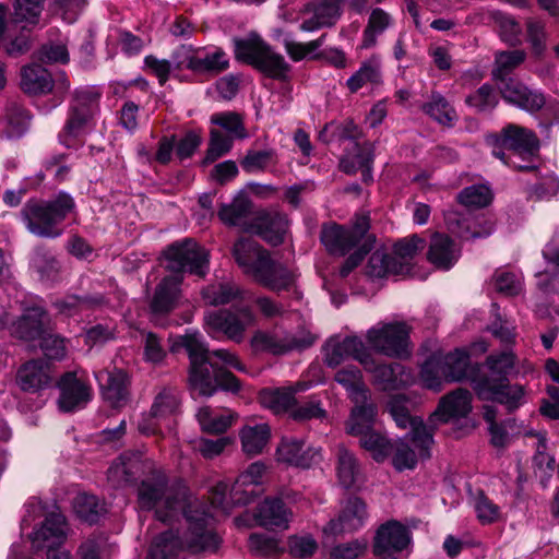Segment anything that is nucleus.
I'll use <instances>...</instances> for the list:
<instances>
[{"label": "nucleus", "mask_w": 559, "mask_h": 559, "mask_svg": "<svg viewBox=\"0 0 559 559\" xmlns=\"http://www.w3.org/2000/svg\"><path fill=\"white\" fill-rule=\"evenodd\" d=\"M136 497L141 510L155 509L157 520L164 523L182 512L189 524L186 543L190 551L214 552L218 548L221 538L209 527L213 514L206 504L192 499L182 483L169 484L163 471L154 469L141 480Z\"/></svg>", "instance_id": "f257e3e1"}, {"label": "nucleus", "mask_w": 559, "mask_h": 559, "mask_svg": "<svg viewBox=\"0 0 559 559\" xmlns=\"http://www.w3.org/2000/svg\"><path fill=\"white\" fill-rule=\"evenodd\" d=\"M180 348H183L189 357L188 388L192 395L210 397L219 389L234 393L239 391V380L213 361V358H217L226 366L243 370L235 354L227 349L211 352L198 331H187L183 335L176 336L170 350L176 353Z\"/></svg>", "instance_id": "f03ea898"}, {"label": "nucleus", "mask_w": 559, "mask_h": 559, "mask_svg": "<svg viewBox=\"0 0 559 559\" xmlns=\"http://www.w3.org/2000/svg\"><path fill=\"white\" fill-rule=\"evenodd\" d=\"M233 255L242 272L259 285L280 293L294 286L296 276L285 264L272 259L270 252L251 238H240Z\"/></svg>", "instance_id": "7ed1b4c3"}, {"label": "nucleus", "mask_w": 559, "mask_h": 559, "mask_svg": "<svg viewBox=\"0 0 559 559\" xmlns=\"http://www.w3.org/2000/svg\"><path fill=\"white\" fill-rule=\"evenodd\" d=\"M485 141L492 155L507 166L519 171L537 169L540 142L533 130L508 123L499 132L488 134Z\"/></svg>", "instance_id": "20e7f679"}, {"label": "nucleus", "mask_w": 559, "mask_h": 559, "mask_svg": "<svg viewBox=\"0 0 559 559\" xmlns=\"http://www.w3.org/2000/svg\"><path fill=\"white\" fill-rule=\"evenodd\" d=\"M74 210V199L60 191L47 201L28 200L21 210V217L31 234L41 238H57L63 233L61 223Z\"/></svg>", "instance_id": "39448f33"}, {"label": "nucleus", "mask_w": 559, "mask_h": 559, "mask_svg": "<svg viewBox=\"0 0 559 559\" xmlns=\"http://www.w3.org/2000/svg\"><path fill=\"white\" fill-rule=\"evenodd\" d=\"M235 57L273 80L284 81L290 71L285 58L262 37H237Z\"/></svg>", "instance_id": "423d86ee"}, {"label": "nucleus", "mask_w": 559, "mask_h": 559, "mask_svg": "<svg viewBox=\"0 0 559 559\" xmlns=\"http://www.w3.org/2000/svg\"><path fill=\"white\" fill-rule=\"evenodd\" d=\"M369 229V214L361 213L355 215L352 227H345L334 222L323 223L320 241L330 254L344 257L353 248L359 247L368 236H371L368 234Z\"/></svg>", "instance_id": "0eeeda50"}, {"label": "nucleus", "mask_w": 559, "mask_h": 559, "mask_svg": "<svg viewBox=\"0 0 559 559\" xmlns=\"http://www.w3.org/2000/svg\"><path fill=\"white\" fill-rule=\"evenodd\" d=\"M412 328L404 321L379 322L367 331L366 340L377 353L391 358L411 355L409 333Z\"/></svg>", "instance_id": "6e6552de"}, {"label": "nucleus", "mask_w": 559, "mask_h": 559, "mask_svg": "<svg viewBox=\"0 0 559 559\" xmlns=\"http://www.w3.org/2000/svg\"><path fill=\"white\" fill-rule=\"evenodd\" d=\"M166 269L173 275H182L188 271L200 277L209 271V252L192 238L171 243L165 250Z\"/></svg>", "instance_id": "1a4fd4ad"}, {"label": "nucleus", "mask_w": 559, "mask_h": 559, "mask_svg": "<svg viewBox=\"0 0 559 559\" xmlns=\"http://www.w3.org/2000/svg\"><path fill=\"white\" fill-rule=\"evenodd\" d=\"M409 400L402 394L390 397L388 411L396 425L401 428L409 427L408 436L419 455L426 460L431 456L430 447L433 443V432L426 426L420 417H413L408 407Z\"/></svg>", "instance_id": "9d476101"}, {"label": "nucleus", "mask_w": 559, "mask_h": 559, "mask_svg": "<svg viewBox=\"0 0 559 559\" xmlns=\"http://www.w3.org/2000/svg\"><path fill=\"white\" fill-rule=\"evenodd\" d=\"M100 94L94 88L76 90L69 108L68 119L59 134L61 143L69 145L70 139L83 135L98 106Z\"/></svg>", "instance_id": "9b49d317"}, {"label": "nucleus", "mask_w": 559, "mask_h": 559, "mask_svg": "<svg viewBox=\"0 0 559 559\" xmlns=\"http://www.w3.org/2000/svg\"><path fill=\"white\" fill-rule=\"evenodd\" d=\"M314 337L309 333H292L283 329L257 331L251 338V347L257 353H267L274 356L286 355L293 350L310 347Z\"/></svg>", "instance_id": "f8f14e48"}, {"label": "nucleus", "mask_w": 559, "mask_h": 559, "mask_svg": "<svg viewBox=\"0 0 559 559\" xmlns=\"http://www.w3.org/2000/svg\"><path fill=\"white\" fill-rule=\"evenodd\" d=\"M254 319L249 307H240L236 311L212 310L204 314V323L211 335L223 334L236 343L243 340L246 329L254 323Z\"/></svg>", "instance_id": "ddd939ff"}, {"label": "nucleus", "mask_w": 559, "mask_h": 559, "mask_svg": "<svg viewBox=\"0 0 559 559\" xmlns=\"http://www.w3.org/2000/svg\"><path fill=\"white\" fill-rule=\"evenodd\" d=\"M152 471L153 462L146 460L141 451H127L110 465L107 478L114 487H122Z\"/></svg>", "instance_id": "4468645a"}, {"label": "nucleus", "mask_w": 559, "mask_h": 559, "mask_svg": "<svg viewBox=\"0 0 559 559\" xmlns=\"http://www.w3.org/2000/svg\"><path fill=\"white\" fill-rule=\"evenodd\" d=\"M60 391L58 399L59 408L62 412H75L84 408L92 400V389L73 371L64 372L57 381Z\"/></svg>", "instance_id": "2eb2a0df"}, {"label": "nucleus", "mask_w": 559, "mask_h": 559, "mask_svg": "<svg viewBox=\"0 0 559 559\" xmlns=\"http://www.w3.org/2000/svg\"><path fill=\"white\" fill-rule=\"evenodd\" d=\"M349 357L358 360L364 368H368L371 364V354L366 348L364 342L357 336L331 340L328 343L324 361L329 367L335 368Z\"/></svg>", "instance_id": "dca6fc26"}, {"label": "nucleus", "mask_w": 559, "mask_h": 559, "mask_svg": "<svg viewBox=\"0 0 559 559\" xmlns=\"http://www.w3.org/2000/svg\"><path fill=\"white\" fill-rule=\"evenodd\" d=\"M346 2L349 8L360 11L367 0H324L313 8L312 14L305 17L300 24L304 32H317L333 25L341 15V3Z\"/></svg>", "instance_id": "f3484780"}, {"label": "nucleus", "mask_w": 559, "mask_h": 559, "mask_svg": "<svg viewBox=\"0 0 559 559\" xmlns=\"http://www.w3.org/2000/svg\"><path fill=\"white\" fill-rule=\"evenodd\" d=\"M276 455L280 462L301 468H309L322 459L319 448L306 447L302 439L293 437L282 438L276 449Z\"/></svg>", "instance_id": "a211bd4d"}, {"label": "nucleus", "mask_w": 559, "mask_h": 559, "mask_svg": "<svg viewBox=\"0 0 559 559\" xmlns=\"http://www.w3.org/2000/svg\"><path fill=\"white\" fill-rule=\"evenodd\" d=\"M411 542L409 531L399 521L391 520L382 524L374 536L372 550L378 557L402 551Z\"/></svg>", "instance_id": "6ab92c4d"}, {"label": "nucleus", "mask_w": 559, "mask_h": 559, "mask_svg": "<svg viewBox=\"0 0 559 559\" xmlns=\"http://www.w3.org/2000/svg\"><path fill=\"white\" fill-rule=\"evenodd\" d=\"M485 366L487 367L486 372L480 371L478 366L477 373L471 377V384L474 390L477 385L487 386L508 381V377L515 366V356L511 352H502L498 355L491 354L486 358Z\"/></svg>", "instance_id": "aec40b11"}, {"label": "nucleus", "mask_w": 559, "mask_h": 559, "mask_svg": "<svg viewBox=\"0 0 559 559\" xmlns=\"http://www.w3.org/2000/svg\"><path fill=\"white\" fill-rule=\"evenodd\" d=\"M49 330L50 317L44 308L37 306L26 308L11 326L12 335L23 341L38 340Z\"/></svg>", "instance_id": "412c9836"}, {"label": "nucleus", "mask_w": 559, "mask_h": 559, "mask_svg": "<svg viewBox=\"0 0 559 559\" xmlns=\"http://www.w3.org/2000/svg\"><path fill=\"white\" fill-rule=\"evenodd\" d=\"M287 227L286 215L278 212H261L252 218L246 231L258 235L271 246H278L284 241Z\"/></svg>", "instance_id": "4be33fe9"}, {"label": "nucleus", "mask_w": 559, "mask_h": 559, "mask_svg": "<svg viewBox=\"0 0 559 559\" xmlns=\"http://www.w3.org/2000/svg\"><path fill=\"white\" fill-rule=\"evenodd\" d=\"M479 400L497 402L509 412L518 409L525 403V391L521 384H510L509 380L474 390Z\"/></svg>", "instance_id": "5701e85b"}, {"label": "nucleus", "mask_w": 559, "mask_h": 559, "mask_svg": "<svg viewBox=\"0 0 559 559\" xmlns=\"http://www.w3.org/2000/svg\"><path fill=\"white\" fill-rule=\"evenodd\" d=\"M367 518L366 503L357 497L347 500L336 520H331L324 527L325 534L337 536L359 530Z\"/></svg>", "instance_id": "b1692460"}, {"label": "nucleus", "mask_w": 559, "mask_h": 559, "mask_svg": "<svg viewBox=\"0 0 559 559\" xmlns=\"http://www.w3.org/2000/svg\"><path fill=\"white\" fill-rule=\"evenodd\" d=\"M366 371L373 376V383L381 391H394L412 382L411 372L400 362L376 365L371 356V364Z\"/></svg>", "instance_id": "393cba45"}, {"label": "nucleus", "mask_w": 559, "mask_h": 559, "mask_svg": "<svg viewBox=\"0 0 559 559\" xmlns=\"http://www.w3.org/2000/svg\"><path fill=\"white\" fill-rule=\"evenodd\" d=\"M50 365L44 359H33L20 367L16 382L25 392H38L48 388L51 382Z\"/></svg>", "instance_id": "a878e982"}, {"label": "nucleus", "mask_w": 559, "mask_h": 559, "mask_svg": "<svg viewBox=\"0 0 559 559\" xmlns=\"http://www.w3.org/2000/svg\"><path fill=\"white\" fill-rule=\"evenodd\" d=\"M471 411L472 393L467 389L459 388L440 400L430 420L438 418L443 423H448L450 419L466 417Z\"/></svg>", "instance_id": "bb28decb"}, {"label": "nucleus", "mask_w": 559, "mask_h": 559, "mask_svg": "<svg viewBox=\"0 0 559 559\" xmlns=\"http://www.w3.org/2000/svg\"><path fill=\"white\" fill-rule=\"evenodd\" d=\"M441 361V373L445 382H462L477 373V367L472 366L471 357L466 349L455 348L447 355L439 357Z\"/></svg>", "instance_id": "cd10ccee"}, {"label": "nucleus", "mask_w": 559, "mask_h": 559, "mask_svg": "<svg viewBox=\"0 0 559 559\" xmlns=\"http://www.w3.org/2000/svg\"><path fill=\"white\" fill-rule=\"evenodd\" d=\"M103 397L114 407H120L128 399V377L121 369L100 370L95 373Z\"/></svg>", "instance_id": "c85d7f7f"}, {"label": "nucleus", "mask_w": 559, "mask_h": 559, "mask_svg": "<svg viewBox=\"0 0 559 559\" xmlns=\"http://www.w3.org/2000/svg\"><path fill=\"white\" fill-rule=\"evenodd\" d=\"M461 249L445 234L435 233L430 238L427 259L438 269L449 270L459 260Z\"/></svg>", "instance_id": "c756f323"}, {"label": "nucleus", "mask_w": 559, "mask_h": 559, "mask_svg": "<svg viewBox=\"0 0 559 559\" xmlns=\"http://www.w3.org/2000/svg\"><path fill=\"white\" fill-rule=\"evenodd\" d=\"M21 90L28 95L49 94L55 86L51 73L37 62H32L21 69Z\"/></svg>", "instance_id": "7c9ffc66"}, {"label": "nucleus", "mask_w": 559, "mask_h": 559, "mask_svg": "<svg viewBox=\"0 0 559 559\" xmlns=\"http://www.w3.org/2000/svg\"><path fill=\"white\" fill-rule=\"evenodd\" d=\"M66 519L60 513H49L41 526L35 530L31 535V542L35 549L39 550L44 547L52 548L55 545L62 543L64 538Z\"/></svg>", "instance_id": "2f4dec72"}, {"label": "nucleus", "mask_w": 559, "mask_h": 559, "mask_svg": "<svg viewBox=\"0 0 559 559\" xmlns=\"http://www.w3.org/2000/svg\"><path fill=\"white\" fill-rule=\"evenodd\" d=\"M219 219L227 226H238L246 231L252 219V202L248 194L239 192L230 203H223L217 213Z\"/></svg>", "instance_id": "473e14b6"}, {"label": "nucleus", "mask_w": 559, "mask_h": 559, "mask_svg": "<svg viewBox=\"0 0 559 559\" xmlns=\"http://www.w3.org/2000/svg\"><path fill=\"white\" fill-rule=\"evenodd\" d=\"M292 518V512L284 502L277 498H265L257 508L255 520L265 528L286 530Z\"/></svg>", "instance_id": "72a5a7b5"}, {"label": "nucleus", "mask_w": 559, "mask_h": 559, "mask_svg": "<svg viewBox=\"0 0 559 559\" xmlns=\"http://www.w3.org/2000/svg\"><path fill=\"white\" fill-rule=\"evenodd\" d=\"M182 275H169L164 277L155 288L151 309L155 313L171 311L177 302L182 283Z\"/></svg>", "instance_id": "f704fd0d"}, {"label": "nucleus", "mask_w": 559, "mask_h": 559, "mask_svg": "<svg viewBox=\"0 0 559 559\" xmlns=\"http://www.w3.org/2000/svg\"><path fill=\"white\" fill-rule=\"evenodd\" d=\"M31 118L25 107L16 102H9L0 118V126L8 139H19L27 131Z\"/></svg>", "instance_id": "c9c22d12"}, {"label": "nucleus", "mask_w": 559, "mask_h": 559, "mask_svg": "<svg viewBox=\"0 0 559 559\" xmlns=\"http://www.w3.org/2000/svg\"><path fill=\"white\" fill-rule=\"evenodd\" d=\"M321 39L312 40L306 45L295 41H286V50L294 61H299L309 56L311 58H324L336 68H344L346 64L345 56L342 51L336 49L324 50L317 53L318 48L321 46Z\"/></svg>", "instance_id": "e433bc0d"}, {"label": "nucleus", "mask_w": 559, "mask_h": 559, "mask_svg": "<svg viewBox=\"0 0 559 559\" xmlns=\"http://www.w3.org/2000/svg\"><path fill=\"white\" fill-rule=\"evenodd\" d=\"M336 475L340 484L346 489L354 487L361 477L357 457L343 443L336 445Z\"/></svg>", "instance_id": "4c0bfd02"}, {"label": "nucleus", "mask_w": 559, "mask_h": 559, "mask_svg": "<svg viewBox=\"0 0 559 559\" xmlns=\"http://www.w3.org/2000/svg\"><path fill=\"white\" fill-rule=\"evenodd\" d=\"M105 302V297L102 294L94 295H67L63 298L57 299L52 302L58 313L73 317L84 310L94 309Z\"/></svg>", "instance_id": "58836bf2"}, {"label": "nucleus", "mask_w": 559, "mask_h": 559, "mask_svg": "<svg viewBox=\"0 0 559 559\" xmlns=\"http://www.w3.org/2000/svg\"><path fill=\"white\" fill-rule=\"evenodd\" d=\"M304 389V384H297L290 388L265 390L261 395L262 403L275 414L292 413L296 404L295 393Z\"/></svg>", "instance_id": "ea45409f"}, {"label": "nucleus", "mask_w": 559, "mask_h": 559, "mask_svg": "<svg viewBox=\"0 0 559 559\" xmlns=\"http://www.w3.org/2000/svg\"><path fill=\"white\" fill-rule=\"evenodd\" d=\"M334 380L348 393L352 401H364L370 392L362 380V373L356 366H346L336 371Z\"/></svg>", "instance_id": "a19ab883"}, {"label": "nucleus", "mask_w": 559, "mask_h": 559, "mask_svg": "<svg viewBox=\"0 0 559 559\" xmlns=\"http://www.w3.org/2000/svg\"><path fill=\"white\" fill-rule=\"evenodd\" d=\"M270 436V427L266 424L243 427L240 431L243 452L250 456L262 453Z\"/></svg>", "instance_id": "79ce46f5"}, {"label": "nucleus", "mask_w": 559, "mask_h": 559, "mask_svg": "<svg viewBox=\"0 0 559 559\" xmlns=\"http://www.w3.org/2000/svg\"><path fill=\"white\" fill-rule=\"evenodd\" d=\"M404 264L400 263L397 258L382 250H376L369 258L367 264V274L370 277L381 278L389 274H403Z\"/></svg>", "instance_id": "37998d69"}, {"label": "nucleus", "mask_w": 559, "mask_h": 559, "mask_svg": "<svg viewBox=\"0 0 559 559\" xmlns=\"http://www.w3.org/2000/svg\"><path fill=\"white\" fill-rule=\"evenodd\" d=\"M487 227L484 230H472L471 221L457 212H450L445 216L448 229L463 239H477L491 235L495 224L491 221H485Z\"/></svg>", "instance_id": "c03bdc74"}, {"label": "nucleus", "mask_w": 559, "mask_h": 559, "mask_svg": "<svg viewBox=\"0 0 559 559\" xmlns=\"http://www.w3.org/2000/svg\"><path fill=\"white\" fill-rule=\"evenodd\" d=\"M75 514L88 524H95L106 513L105 504L94 495L79 493L73 501Z\"/></svg>", "instance_id": "a18cd8bd"}, {"label": "nucleus", "mask_w": 559, "mask_h": 559, "mask_svg": "<svg viewBox=\"0 0 559 559\" xmlns=\"http://www.w3.org/2000/svg\"><path fill=\"white\" fill-rule=\"evenodd\" d=\"M180 550L178 535L173 531H166L154 539L147 559H176Z\"/></svg>", "instance_id": "49530a36"}, {"label": "nucleus", "mask_w": 559, "mask_h": 559, "mask_svg": "<svg viewBox=\"0 0 559 559\" xmlns=\"http://www.w3.org/2000/svg\"><path fill=\"white\" fill-rule=\"evenodd\" d=\"M421 110L443 126H452L456 118L455 110L438 92H432L429 102L421 105Z\"/></svg>", "instance_id": "de8ad7c7"}, {"label": "nucleus", "mask_w": 559, "mask_h": 559, "mask_svg": "<svg viewBox=\"0 0 559 559\" xmlns=\"http://www.w3.org/2000/svg\"><path fill=\"white\" fill-rule=\"evenodd\" d=\"M239 296V287L230 282L212 284L202 290L204 301L214 307L227 305Z\"/></svg>", "instance_id": "09e8293b"}, {"label": "nucleus", "mask_w": 559, "mask_h": 559, "mask_svg": "<svg viewBox=\"0 0 559 559\" xmlns=\"http://www.w3.org/2000/svg\"><path fill=\"white\" fill-rule=\"evenodd\" d=\"M359 444L362 449L370 452L372 459L377 462H383L393 449L390 440L374 429L359 436Z\"/></svg>", "instance_id": "8fccbe9b"}, {"label": "nucleus", "mask_w": 559, "mask_h": 559, "mask_svg": "<svg viewBox=\"0 0 559 559\" xmlns=\"http://www.w3.org/2000/svg\"><path fill=\"white\" fill-rule=\"evenodd\" d=\"M46 0H15L14 22L22 24L23 28L35 26L39 23L44 3Z\"/></svg>", "instance_id": "3c124183"}, {"label": "nucleus", "mask_w": 559, "mask_h": 559, "mask_svg": "<svg viewBox=\"0 0 559 559\" xmlns=\"http://www.w3.org/2000/svg\"><path fill=\"white\" fill-rule=\"evenodd\" d=\"M426 245L424 238L418 235H412L409 237L399 240L393 247V258H397L400 263L404 264L403 274L408 273L412 269V260L423 250Z\"/></svg>", "instance_id": "603ef678"}, {"label": "nucleus", "mask_w": 559, "mask_h": 559, "mask_svg": "<svg viewBox=\"0 0 559 559\" xmlns=\"http://www.w3.org/2000/svg\"><path fill=\"white\" fill-rule=\"evenodd\" d=\"M203 431L209 433H223L231 426L233 415L229 411L215 414L210 406H204L197 414Z\"/></svg>", "instance_id": "864d4df0"}, {"label": "nucleus", "mask_w": 559, "mask_h": 559, "mask_svg": "<svg viewBox=\"0 0 559 559\" xmlns=\"http://www.w3.org/2000/svg\"><path fill=\"white\" fill-rule=\"evenodd\" d=\"M460 204L467 209H481L492 201V192L486 185H472L464 188L456 197Z\"/></svg>", "instance_id": "5fc2aeb1"}, {"label": "nucleus", "mask_w": 559, "mask_h": 559, "mask_svg": "<svg viewBox=\"0 0 559 559\" xmlns=\"http://www.w3.org/2000/svg\"><path fill=\"white\" fill-rule=\"evenodd\" d=\"M525 59V52L522 50L501 51L496 55L495 64L492 70V78L498 82L509 80L510 72L520 66Z\"/></svg>", "instance_id": "6e6d98bb"}, {"label": "nucleus", "mask_w": 559, "mask_h": 559, "mask_svg": "<svg viewBox=\"0 0 559 559\" xmlns=\"http://www.w3.org/2000/svg\"><path fill=\"white\" fill-rule=\"evenodd\" d=\"M409 443L413 444L411 436L406 433L405 437L401 438L395 445L392 464L399 472L404 469H414L417 465V457L419 456L423 459L419 453L417 454L416 451L411 448Z\"/></svg>", "instance_id": "4d7b16f0"}, {"label": "nucleus", "mask_w": 559, "mask_h": 559, "mask_svg": "<svg viewBox=\"0 0 559 559\" xmlns=\"http://www.w3.org/2000/svg\"><path fill=\"white\" fill-rule=\"evenodd\" d=\"M180 405L179 392L175 388L165 386L155 396L150 414L153 417H163L174 414Z\"/></svg>", "instance_id": "13d9d810"}, {"label": "nucleus", "mask_w": 559, "mask_h": 559, "mask_svg": "<svg viewBox=\"0 0 559 559\" xmlns=\"http://www.w3.org/2000/svg\"><path fill=\"white\" fill-rule=\"evenodd\" d=\"M276 152L273 148L255 151L249 150L240 160V166L246 173L263 171L270 165L276 164Z\"/></svg>", "instance_id": "bf43d9fd"}, {"label": "nucleus", "mask_w": 559, "mask_h": 559, "mask_svg": "<svg viewBox=\"0 0 559 559\" xmlns=\"http://www.w3.org/2000/svg\"><path fill=\"white\" fill-rule=\"evenodd\" d=\"M32 266L43 280L48 281L55 280L60 270V264L55 255L43 248L35 251L32 258Z\"/></svg>", "instance_id": "052dcab7"}, {"label": "nucleus", "mask_w": 559, "mask_h": 559, "mask_svg": "<svg viewBox=\"0 0 559 559\" xmlns=\"http://www.w3.org/2000/svg\"><path fill=\"white\" fill-rule=\"evenodd\" d=\"M379 81V63L376 60L370 59L362 63L360 69L347 80L346 84L352 93H356L366 83H378Z\"/></svg>", "instance_id": "680f3d73"}, {"label": "nucleus", "mask_w": 559, "mask_h": 559, "mask_svg": "<svg viewBox=\"0 0 559 559\" xmlns=\"http://www.w3.org/2000/svg\"><path fill=\"white\" fill-rule=\"evenodd\" d=\"M211 122L226 130L231 139L242 140L248 136L242 119L236 112L215 114L211 117Z\"/></svg>", "instance_id": "e2e57ef3"}, {"label": "nucleus", "mask_w": 559, "mask_h": 559, "mask_svg": "<svg viewBox=\"0 0 559 559\" xmlns=\"http://www.w3.org/2000/svg\"><path fill=\"white\" fill-rule=\"evenodd\" d=\"M441 361L439 357H431L421 366L420 379L424 386L435 392L443 389L444 377L441 373Z\"/></svg>", "instance_id": "0e129e2a"}, {"label": "nucleus", "mask_w": 559, "mask_h": 559, "mask_svg": "<svg viewBox=\"0 0 559 559\" xmlns=\"http://www.w3.org/2000/svg\"><path fill=\"white\" fill-rule=\"evenodd\" d=\"M466 104L477 111H491L498 105V97L489 84H484L466 97Z\"/></svg>", "instance_id": "69168bd1"}, {"label": "nucleus", "mask_w": 559, "mask_h": 559, "mask_svg": "<svg viewBox=\"0 0 559 559\" xmlns=\"http://www.w3.org/2000/svg\"><path fill=\"white\" fill-rule=\"evenodd\" d=\"M231 136L223 134L217 129H212L210 132V143L206 150L204 163H213L217 158L227 154L233 147Z\"/></svg>", "instance_id": "338daca9"}, {"label": "nucleus", "mask_w": 559, "mask_h": 559, "mask_svg": "<svg viewBox=\"0 0 559 559\" xmlns=\"http://www.w3.org/2000/svg\"><path fill=\"white\" fill-rule=\"evenodd\" d=\"M33 58L41 63H67L69 53L64 45L47 43L33 53Z\"/></svg>", "instance_id": "774afa93"}]
</instances>
